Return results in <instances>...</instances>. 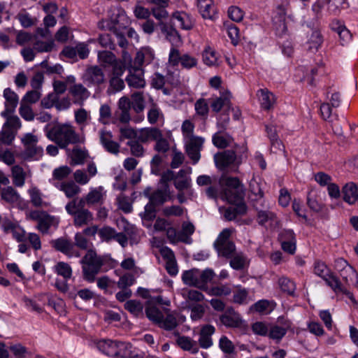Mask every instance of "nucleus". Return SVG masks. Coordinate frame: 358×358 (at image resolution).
Listing matches in <instances>:
<instances>
[{
    "mask_svg": "<svg viewBox=\"0 0 358 358\" xmlns=\"http://www.w3.org/2000/svg\"><path fill=\"white\" fill-rule=\"evenodd\" d=\"M154 59V53L150 48H142L137 52L134 64V69H141L145 64H150Z\"/></svg>",
    "mask_w": 358,
    "mask_h": 358,
    "instance_id": "nucleus-28",
    "label": "nucleus"
},
{
    "mask_svg": "<svg viewBox=\"0 0 358 358\" xmlns=\"http://www.w3.org/2000/svg\"><path fill=\"white\" fill-rule=\"evenodd\" d=\"M231 141L232 138L230 136H223L220 133H216L213 136V144L219 148H227Z\"/></svg>",
    "mask_w": 358,
    "mask_h": 358,
    "instance_id": "nucleus-61",
    "label": "nucleus"
},
{
    "mask_svg": "<svg viewBox=\"0 0 358 358\" xmlns=\"http://www.w3.org/2000/svg\"><path fill=\"white\" fill-rule=\"evenodd\" d=\"M218 346L226 358H233L236 355V347L227 336L223 335L220 337Z\"/></svg>",
    "mask_w": 358,
    "mask_h": 358,
    "instance_id": "nucleus-32",
    "label": "nucleus"
},
{
    "mask_svg": "<svg viewBox=\"0 0 358 358\" xmlns=\"http://www.w3.org/2000/svg\"><path fill=\"white\" fill-rule=\"evenodd\" d=\"M172 19L178 22V27L182 29L189 30L194 24L192 17L185 12L177 11L173 13Z\"/></svg>",
    "mask_w": 358,
    "mask_h": 358,
    "instance_id": "nucleus-33",
    "label": "nucleus"
},
{
    "mask_svg": "<svg viewBox=\"0 0 358 358\" xmlns=\"http://www.w3.org/2000/svg\"><path fill=\"white\" fill-rule=\"evenodd\" d=\"M136 282L135 277L133 274L127 273L122 275L117 283L118 288L121 289H129V287Z\"/></svg>",
    "mask_w": 358,
    "mask_h": 358,
    "instance_id": "nucleus-54",
    "label": "nucleus"
},
{
    "mask_svg": "<svg viewBox=\"0 0 358 358\" xmlns=\"http://www.w3.org/2000/svg\"><path fill=\"white\" fill-rule=\"evenodd\" d=\"M314 273L325 281L327 285L332 288H337L339 278L331 271L327 264L321 261H316L314 264Z\"/></svg>",
    "mask_w": 358,
    "mask_h": 358,
    "instance_id": "nucleus-10",
    "label": "nucleus"
},
{
    "mask_svg": "<svg viewBox=\"0 0 358 358\" xmlns=\"http://www.w3.org/2000/svg\"><path fill=\"white\" fill-rule=\"evenodd\" d=\"M339 274L346 285L358 284V273L352 266L346 267Z\"/></svg>",
    "mask_w": 358,
    "mask_h": 358,
    "instance_id": "nucleus-35",
    "label": "nucleus"
},
{
    "mask_svg": "<svg viewBox=\"0 0 358 358\" xmlns=\"http://www.w3.org/2000/svg\"><path fill=\"white\" fill-rule=\"evenodd\" d=\"M108 17L99 22L100 28L114 32L125 29L129 24L125 11L119 7H111L108 11Z\"/></svg>",
    "mask_w": 358,
    "mask_h": 358,
    "instance_id": "nucleus-5",
    "label": "nucleus"
},
{
    "mask_svg": "<svg viewBox=\"0 0 358 358\" xmlns=\"http://www.w3.org/2000/svg\"><path fill=\"white\" fill-rule=\"evenodd\" d=\"M323 36L320 31L315 30L310 36L308 44V50L311 52H317L323 43Z\"/></svg>",
    "mask_w": 358,
    "mask_h": 358,
    "instance_id": "nucleus-36",
    "label": "nucleus"
},
{
    "mask_svg": "<svg viewBox=\"0 0 358 358\" xmlns=\"http://www.w3.org/2000/svg\"><path fill=\"white\" fill-rule=\"evenodd\" d=\"M214 159L217 167L222 170L234 163L236 155L234 150H227L216 154Z\"/></svg>",
    "mask_w": 358,
    "mask_h": 358,
    "instance_id": "nucleus-22",
    "label": "nucleus"
},
{
    "mask_svg": "<svg viewBox=\"0 0 358 358\" xmlns=\"http://www.w3.org/2000/svg\"><path fill=\"white\" fill-rule=\"evenodd\" d=\"M120 139H130L134 141L138 139V129L136 130L129 126L120 128Z\"/></svg>",
    "mask_w": 358,
    "mask_h": 358,
    "instance_id": "nucleus-56",
    "label": "nucleus"
},
{
    "mask_svg": "<svg viewBox=\"0 0 358 358\" xmlns=\"http://www.w3.org/2000/svg\"><path fill=\"white\" fill-rule=\"evenodd\" d=\"M146 317L152 322L158 324L161 319H163V313L157 307L154 306H148L145 308Z\"/></svg>",
    "mask_w": 358,
    "mask_h": 358,
    "instance_id": "nucleus-47",
    "label": "nucleus"
},
{
    "mask_svg": "<svg viewBox=\"0 0 358 358\" xmlns=\"http://www.w3.org/2000/svg\"><path fill=\"white\" fill-rule=\"evenodd\" d=\"M69 94L73 99V103L83 105L84 101L90 96V91L81 83H74L69 87Z\"/></svg>",
    "mask_w": 358,
    "mask_h": 358,
    "instance_id": "nucleus-19",
    "label": "nucleus"
},
{
    "mask_svg": "<svg viewBox=\"0 0 358 358\" xmlns=\"http://www.w3.org/2000/svg\"><path fill=\"white\" fill-rule=\"evenodd\" d=\"M286 334L284 329L278 324H275L270 328L267 336L273 340L280 341Z\"/></svg>",
    "mask_w": 358,
    "mask_h": 358,
    "instance_id": "nucleus-64",
    "label": "nucleus"
},
{
    "mask_svg": "<svg viewBox=\"0 0 358 358\" xmlns=\"http://www.w3.org/2000/svg\"><path fill=\"white\" fill-rule=\"evenodd\" d=\"M219 320L222 325L229 329L245 330L248 327V324L243 320L241 315L232 307L227 308L224 312L220 315Z\"/></svg>",
    "mask_w": 358,
    "mask_h": 358,
    "instance_id": "nucleus-8",
    "label": "nucleus"
},
{
    "mask_svg": "<svg viewBox=\"0 0 358 358\" xmlns=\"http://www.w3.org/2000/svg\"><path fill=\"white\" fill-rule=\"evenodd\" d=\"M155 141L154 150L160 153H166L170 149L169 141L163 136L162 131H160V137L157 138Z\"/></svg>",
    "mask_w": 358,
    "mask_h": 358,
    "instance_id": "nucleus-55",
    "label": "nucleus"
},
{
    "mask_svg": "<svg viewBox=\"0 0 358 358\" xmlns=\"http://www.w3.org/2000/svg\"><path fill=\"white\" fill-rule=\"evenodd\" d=\"M164 115L156 104H152L148 112V121L151 124H156L159 120L163 119Z\"/></svg>",
    "mask_w": 358,
    "mask_h": 358,
    "instance_id": "nucleus-53",
    "label": "nucleus"
},
{
    "mask_svg": "<svg viewBox=\"0 0 358 358\" xmlns=\"http://www.w3.org/2000/svg\"><path fill=\"white\" fill-rule=\"evenodd\" d=\"M48 296V305L54 308V310L60 315L66 313L65 302L63 299L59 297H55L51 294H47Z\"/></svg>",
    "mask_w": 358,
    "mask_h": 358,
    "instance_id": "nucleus-42",
    "label": "nucleus"
},
{
    "mask_svg": "<svg viewBox=\"0 0 358 358\" xmlns=\"http://www.w3.org/2000/svg\"><path fill=\"white\" fill-rule=\"evenodd\" d=\"M104 262V259L99 256L94 250H88L80 260L83 279L90 283L94 282Z\"/></svg>",
    "mask_w": 358,
    "mask_h": 358,
    "instance_id": "nucleus-3",
    "label": "nucleus"
},
{
    "mask_svg": "<svg viewBox=\"0 0 358 358\" xmlns=\"http://www.w3.org/2000/svg\"><path fill=\"white\" fill-rule=\"evenodd\" d=\"M131 100L127 96L121 97L117 102V109L115 112V118L122 124H129L131 121Z\"/></svg>",
    "mask_w": 358,
    "mask_h": 358,
    "instance_id": "nucleus-13",
    "label": "nucleus"
},
{
    "mask_svg": "<svg viewBox=\"0 0 358 358\" xmlns=\"http://www.w3.org/2000/svg\"><path fill=\"white\" fill-rule=\"evenodd\" d=\"M204 139L201 137L192 136L187 139L186 152L188 157L192 160L193 164H196L201 157L200 151L202 149Z\"/></svg>",
    "mask_w": 358,
    "mask_h": 358,
    "instance_id": "nucleus-14",
    "label": "nucleus"
},
{
    "mask_svg": "<svg viewBox=\"0 0 358 358\" xmlns=\"http://www.w3.org/2000/svg\"><path fill=\"white\" fill-rule=\"evenodd\" d=\"M229 206L224 208L223 215L228 221H232L238 216H242L247 213L246 203H229Z\"/></svg>",
    "mask_w": 358,
    "mask_h": 358,
    "instance_id": "nucleus-20",
    "label": "nucleus"
},
{
    "mask_svg": "<svg viewBox=\"0 0 358 358\" xmlns=\"http://www.w3.org/2000/svg\"><path fill=\"white\" fill-rule=\"evenodd\" d=\"M71 165L83 164L90 157L88 150L80 146H75L69 154Z\"/></svg>",
    "mask_w": 358,
    "mask_h": 358,
    "instance_id": "nucleus-25",
    "label": "nucleus"
},
{
    "mask_svg": "<svg viewBox=\"0 0 358 358\" xmlns=\"http://www.w3.org/2000/svg\"><path fill=\"white\" fill-rule=\"evenodd\" d=\"M22 142L24 147V156L26 159H39L43 154L41 147L37 145L38 138L36 136L28 133L22 138Z\"/></svg>",
    "mask_w": 358,
    "mask_h": 358,
    "instance_id": "nucleus-9",
    "label": "nucleus"
},
{
    "mask_svg": "<svg viewBox=\"0 0 358 358\" xmlns=\"http://www.w3.org/2000/svg\"><path fill=\"white\" fill-rule=\"evenodd\" d=\"M138 139L129 141L127 143V145L130 148L131 155L136 157H142L145 154V148Z\"/></svg>",
    "mask_w": 358,
    "mask_h": 358,
    "instance_id": "nucleus-49",
    "label": "nucleus"
},
{
    "mask_svg": "<svg viewBox=\"0 0 358 358\" xmlns=\"http://www.w3.org/2000/svg\"><path fill=\"white\" fill-rule=\"evenodd\" d=\"M261 106L263 109L268 110L271 109L275 103V95L267 89H260L257 91Z\"/></svg>",
    "mask_w": 358,
    "mask_h": 358,
    "instance_id": "nucleus-29",
    "label": "nucleus"
},
{
    "mask_svg": "<svg viewBox=\"0 0 358 358\" xmlns=\"http://www.w3.org/2000/svg\"><path fill=\"white\" fill-rule=\"evenodd\" d=\"M207 293L210 296H228L231 292V289L228 285H221L208 288Z\"/></svg>",
    "mask_w": 358,
    "mask_h": 358,
    "instance_id": "nucleus-48",
    "label": "nucleus"
},
{
    "mask_svg": "<svg viewBox=\"0 0 358 358\" xmlns=\"http://www.w3.org/2000/svg\"><path fill=\"white\" fill-rule=\"evenodd\" d=\"M194 231L195 228L192 223L184 222L182 225V230L178 234L179 241L185 243H190L188 239L194 234Z\"/></svg>",
    "mask_w": 358,
    "mask_h": 358,
    "instance_id": "nucleus-46",
    "label": "nucleus"
},
{
    "mask_svg": "<svg viewBox=\"0 0 358 358\" xmlns=\"http://www.w3.org/2000/svg\"><path fill=\"white\" fill-rule=\"evenodd\" d=\"M214 248L217 251L218 256L227 259L231 258L236 250V246L234 242H229L223 243L222 245H214Z\"/></svg>",
    "mask_w": 358,
    "mask_h": 358,
    "instance_id": "nucleus-39",
    "label": "nucleus"
},
{
    "mask_svg": "<svg viewBox=\"0 0 358 358\" xmlns=\"http://www.w3.org/2000/svg\"><path fill=\"white\" fill-rule=\"evenodd\" d=\"M199 11L204 19L213 20L217 8L213 0H197Z\"/></svg>",
    "mask_w": 358,
    "mask_h": 358,
    "instance_id": "nucleus-24",
    "label": "nucleus"
},
{
    "mask_svg": "<svg viewBox=\"0 0 358 358\" xmlns=\"http://www.w3.org/2000/svg\"><path fill=\"white\" fill-rule=\"evenodd\" d=\"M124 308L129 313L135 315H138L143 312V306L138 301L129 300L125 303Z\"/></svg>",
    "mask_w": 358,
    "mask_h": 358,
    "instance_id": "nucleus-60",
    "label": "nucleus"
},
{
    "mask_svg": "<svg viewBox=\"0 0 358 358\" xmlns=\"http://www.w3.org/2000/svg\"><path fill=\"white\" fill-rule=\"evenodd\" d=\"M203 62L209 66H218V57L216 52L211 48H205L202 53Z\"/></svg>",
    "mask_w": 358,
    "mask_h": 358,
    "instance_id": "nucleus-43",
    "label": "nucleus"
},
{
    "mask_svg": "<svg viewBox=\"0 0 358 358\" xmlns=\"http://www.w3.org/2000/svg\"><path fill=\"white\" fill-rule=\"evenodd\" d=\"M229 95L230 94H228L227 95H223L213 99L210 103L213 111L218 113L224 105H227L230 101Z\"/></svg>",
    "mask_w": 358,
    "mask_h": 358,
    "instance_id": "nucleus-52",
    "label": "nucleus"
},
{
    "mask_svg": "<svg viewBox=\"0 0 358 358\" xmlns=\"http://www.w3.org/2000/svg\"><path fill=\"white\" fill-rule=\"evenodd\" d=\"M118 341L110 339H102L96 342L99 351L108 357H115Z\"/></svg>",
    "mask_w": 358,
    "mask_h": 358,
    "instance_id": "nucleus-27",
    "label": "nucleus"
},
{
    "mask_svg": "<svg viewBox=\"0 0 358 358\" xmlns=\"http://www.w3.org/2000/svg\"><path fill=\"white\" fill-rule=\"evenodd\" d=\"M27 215L29 219L37 221V229L43 234H48L51 227H57L58 220L43 210H31Z\"/></svg>",
    "mask_w": 358,
    "mask_h": 358,
    "instance_id": "nucleus-7",
    "label": "nucleus"
},
{
    "mask_svg": "<svg viewBox=\"0 0 358 358\" xmlns=\"http://www.w3.org/2000/svg\"><path fill=\"white\" fill-rule=\"evenodd\" d=\"M221 199L226 201H243L245 188L237 177L222 175L219 179Z\"/></svg>",
    "mask_w": 358,
    "mask_h": 358,
    "instance_id": "nucleus-2",
    "label": "nucleus"
},
{
    "mask_svg": "<svg viewBox=\"0 0 358 358\" xmlns=\"http://www.w3.org/2000/svg\"><path fill=\"white\" fill-rule=\"evenodd\" d=\"M98 59L99 63L103 67L110 66L111 64H114L117 60L115 55L110 51L103 50L99 51L98 53Z\"/></svg>",
    "mask_w": 358,
    "mask_h": 358,
    "instance_id": "nucleus-45",
    "label": "nucleus"
},
{
    "mask_svg": "<svg viewBox=\"0 0 358 358\" xmlns=\"http://www.w3.org/2000/svg\"><path fill=\"white\" fill-rule=\"evenodd\" d=\"M85 203H67L66 210L67 213L73 216V224L76 227H81L87 224L93 220L92 214L84 208Z\"/></svg>",
    "mask_w": 358,
    "mask_h": 358,
    "instance_id": "nucleus-6",
    "label": "nucleus"
},
{
    "mask_svg": "<svg viewBox=\"0 0 358 358\" xmlns=\"http://www.w3.org/2000/svg\"><path fill=\"white\" fill-rule=\"evenodd\" d=\"M185 317L177 313H168L165 317L163 315V319H161L160 322L157 326L166 331L174 330L180 324V322L185 321Z\"/></svg>",
    "mask_w": 358,
    "mask_h": 358,
    "instance_id": "nucleus-18",
    "label": "nucleus"
},
{
    "mask_svg": "<svg viewBox=\"0 0 358 358\" xmlns=\"http://www.w3.org/2000/svg\"><path fill=\"white\" fill-rule=\"evenodd\" d=\"M3 97L5 99V109L1 112L2 117H7L12 115L17 106L19 97L17 94L8 87L3 90Z\"/></svg>",
    "mask_w": 358,
    "mask_h": 358,
    "instance_id": "nucleus-16",
    "label": "nucleus"
},
{
    "mask_svg": "<svg viewBox=\"0 0 358 358\" xmlns=\"http://www.w3.org/2000/svg\"><path fill=\"white\" fill-rule=\"evenodd\" d=\"M345 0H328V10L333 15L338 14L345 8Z\"/></svg>",
    "mask_w": 358,
    "mask_h": 358,
    "instance_id": "nucleus-63",
    "label": "nucleus"
},
{
    "mask_svg": "<svg viewBox=\"0 0 358 358\" xmlns=\"http://www.w3.org/2000/svg\"><path fill=\"white\" fill-rule=\"evenodd\" d=\"M115 235H116V231L111 227L104 226L99 229V236L103 241H110L114 239Z\"/></svg>",
    "mask_w": 358,
    "mask_h": 358,
    "instance_id": "nucleus-58",
    "label": "nucleus"
},
{
    "mask_svg": "<svg viewBox=\"0 0 358 358\" xmlns=\"http://www.w3.org/2000/svg\"><path fill=\"white\" fill-rule=\"evenodd\" d=\"M174 177V172L167 170L161 176L159 180L160 187L156 190H152L151 187H148L143 190V195L149 201H167L168 200H172L173 196L169 191L168 182L173 180Z\"/></svg>",
    "mask_w": 358,
    "mask_h": 358,
    "instance_id": "nucleus-4",
    "label": "nucleus"
},
{
    "mask_svg": "<svg viewBox=\"0 0 358 358\" xmlns=\"http://www.w3.org/2000/svg\"><path fill=\"white\" fill-rule=\"evenodd\" d=\"M52 271L58 275L66 280H69L72 276V268L71 266L64 262H57L53 267Z\"/></svg>",
    "mask_w": 358,
    "mask_h": 358,
    "instance_id": "nucleus-38",
    "label": "nucleus"
},
{
    "mask_svg": "<svg viewBox=\"0 0 358 358\" xmlns=\"http://www.w3.org/2000/svg\"><path fill=\"white\" fill-rule=\"evenodd\" d=\"M59 189L65 193L68 198L73 197L80 189L73 182L62 183L59 185Z\"/></svg>",
    "mask_w": 358,
    "mask_h": 358,
    "instance_id": "nucleus-51",
    "label": "nucleus"
},
{
    "mask_svg": "<svg viewBox=\"0 0 358 358\" xmlns=\"http://www.w3.org/2000/svg\"><path fill=\"white\" fill-rule=\"evenodd\" d=\"M343 201H358V185L354 182L345 183L341 189Z\"/></svg>",
    "mask_w": 358,
    "mask_h": 358,
    "instance_id": "nucleus-30",
    "label": "nucleus"
},
{
    "mask_svg": "<svg viewBox=\"0 0 358 358\" xmlns=\"http://www.w3.org/2000/svg\"><path fill=\"white\" fill-rule=\"evenodd\" d=\"M1 196L5 201H17L20 199L17 192L10 186L1 189Z\"/></svg>",
    "mask_w": 358,
    "mask_h": 358,
    "instance_id": "nucleus-50",
    "label": "nucleus"
},
{
    "mask_svg": "<svg viewBox=\"0 0 358 358\" xmlns=\"http://www.w3.org/2000/svg\"><path fill=\"white\" fill-rule=\"evenodd\" d=\"M134 72H130L126 78V82L130 87L143 88L145 85L143 73L141 69H134Z\"/></svg>",
    "mask_w": 358,
    "mask_h": 358,
    "instance_id": "nucleus-31",
    "label": "nucleus"
},
{
    "mask_svg": "<svg viewBox=\"0 0 358 358\" xmlns=\"http://www.w3.org/2000/svg\"><path fill=\"white\" fill-rule=\"evenodd\" d=\"M83 83L89 87H99L105 83V74L98 66L88 67L82 76Z\"/></svg>",
    "mask_w": 358,
    "mask_h": 358,
    "instance_id": "nucleus-11",
    "label": "nucleus"
},
{
    "mask_svg": "<svg viewBox=\"0 0 358 358\" xmlns=\"http://www.w3.org/2000/svg\"><path fill=\"white\" fill-rule=\"evenodd\" d=\"M278 285L280 290L288 295L294 296L296 285L293 281L287 277H281L278 279Z\"/></svg>",
    "mask_w": 358,
    "mask_h": 358,
    "instance_id": "nucleus-44",
    "label": "nucleus"
},
{
    "mask_svg": "<svg viewBox=\"0 0 358 358\" xmlns=\"http://www.w3.org/2000/svg\"><path fill=\"white\" fill-rule=\"evenodd\" d=\"M199 274V269L192 268L189 271H185L182 275V280L186 285H192L198 287L199 284L198 281V276Z\"/></svg>",
    "mask_w": 358,
    "mask_h": 358,
    "instance_id": "nucleus-40",
    "label": "nucleus"
},
{
    "mask_svg": "<svg viewBox=\"0 0 358 358\" xmlns=\"http://www.w3.org/2000/svg\"><path fill=\"white\" fill-rule=\"evenodd\" d=\"M106 199V191H104L102 187H99L93 189L88 193L87 201H100Z\"/></svg>",
    "mask_w": 358,
    "mask_h": 358,
    "instance_id": "nucleus-57",
    "label": "nucleus"
},
{
    "mask_svg": "<svg viewBox=\"0 0 358 358\" xmlns=\"http://www.w3.org/2000/svg\"><path fill=\"white\" fill-rule=\"evenodd\" d=\"M99 136L101 144L107 152L113 155H117L120 152V145L113 140V135L110 131L101 129L99 131Z\"/></svg>",
    "mask_w": 358,
    "mask_h": 358,
    "instance_id": "nucleus-17",
    "label": "nucleus"
},
{
    "mask_svg": "<svg viewBox=\"0 0 358 358\" xmlns=\"http://www.w3.org/2000/svg\"><path fill=\"white\" fill-rule=\"evenodd\" d=\"M120 224L122 225L124 234H125L129 239L130 244H136L138 242L139 238L138 229L134 224L127 222L124 218L121 220Z\"/></svg>",
    "mask_w": 358,
    "mask_h": 358,
    "instance_id": "nucleus-34",
    "label": "nucleus"
},
{
    "mask_svg": "<svg viewBox=\"0 0 358 358\" xmlns=\"http://www.w3.org/2000/svg\"><path fill=\"white\" fill-rule=\"evenodd\" d=\"M215 275L214 271L211 268H206L198 276V281L199 282L198 288L201 290H208V282H210Z\"/></svg>",
    "mask_w": 358,
    "mask_h": 358,
    "instance_id": "nucleus-37",
    "label": "nucleus"
},
{
    "mask_svg": "<svg viewBox=\"0 0 358 358\" xmlns=\"http://www.w3.org/2000/svg\"><path fill=\"white\" fill-rule=\"evenodd\" d=\"M131 108L138 114L136 117H134V122H140L143 120V115H139L142 113L145 109V99L143 92H134L131 95Z\"/></svg>",
    "mask_w": 358,
    "mask_h": 358,
    "instance_id": "nucleus-23",
    "label": "nucleus"
},
{
    "mask_svg": "<svg viewBox=\"0 0 358 358\" xmlns=\"http://www.w3.org/2000/svg\"><path fill=\"white\" fill-rule=\"evenodd\" d=\"M124 87V83L120 77H110L108 91L115 93L121 91Z\"/></svg>",
    "mask_w": 358,
    "mask_h": 358,
    "instance_id": "nucleus-62",
    "label": "nucleus"
},
{
    "mask_svg": "<svg viewBox=\"0 0 358 358\" xmlns=\"http://www.w3.org/2000/svg\"><path fill=\"white\" fill-rule=\"evenodd\" d=\"M215 327L212 324H204L201 327L199 332L198 346L203 349H208L213 345V335L215 333Z\"/></svg>",
    "mask_w": 358,
    "mask_h": 358,
    "instance_id": "nucleus-15",
    "label": "nucleus"
},
{
    "mask_svg": "<svg viewBox=\"0 0 358 358\" xmlns=\"http://www.w3.org/2000/svg\"><path fill=\"white\" fill-rule=\"evenodd\" d=\"M90 119V114L85 109L81 108L75 111V120L79 125L85 126Z\"/></svg>",
    "mask_w": 358,
    "mask_h": 358,
    "instance_id": "nucleus-59",
    "label": "nucleus"
},
{
    "mask_svg": "<svg viewBox=\"0 0 358 358\" xmlns=\"http://www.w3.org/2000/svg\"><path fill=\"white\" fill-rule=\"evenodd\" d=\"M51 246L69 257H80V252L76 249L73 243L64 237H60L50 241Z\"/></svg>",
    "mask_w": 358,
    "mask_h": 358,
    "instance_id": "nucleus-12",
    "label": "nucleus"
},
{
    "mask_svg": "<svg viewBox=\"0 0 358 358\" xmlns=\"http://www.w3.org/2000/svg\"><path fill=\"white\" fill-rule=\"evenodd\" d=\"M44 130L47 138L62 149H66L69 145L80 142L79 134L70 124H56L52 127L48 124Z\"/></svg>",
    "mask_w": 358,
    "mask_h": 358,
    "instance_id": "nucleus-1",
    "label": "nucleus"
},
{
    "mask_svg": "<svg viewBox=\"0 0 358 358\" xmlns=\"http://www.w3.org/2000/svg\"><path fill=\"white\" fill-rule=\"evenodd\" d=\"M161 130L157 127H144L138 129V140L142 143L155 141L160 137Z\"/></svg>",
    "mask_w": 358,
    "mask_h": 358,
    "instance_id": "nucleus-26",
    "label": "nucleus"
},
{
    "mask_svg": "<svg viewBox=\"0 0 358 358\" xmlns=\"http://www.w3.org/2000/svg\"><path fill=\"white\" fill-rule=\"evenodd\" d=\"M13 182L17 187H22L24 185L26 173L22 167L15 165L11 169Z\"/></svg>",
    "mask_w": 358,
    "mask_h": 358,
    "instance_id": "nucleus-41",
    "label": "nucleus"
},
{
    "mask_svg": "<svg viewBox=\"0 0 358 358\" xmlns=\"http://www.w3.org/2000/svg\"><path fill=\"white\" fill-rule=\"evenodd\" d=\"M173 334L178 336L176 344L182 350L185 351H189L193 355L199 352V347L198 346L196 341H194L189 336H180L178 331H175Z\"/></svg>",
    "mask_w": 358,
    "mask_h": 358,
    "instance_id": "nucleus-21",
    "label": "nucleus"
}]
</instances>
